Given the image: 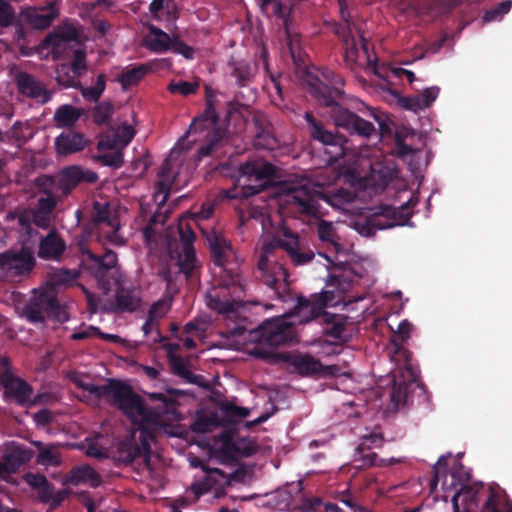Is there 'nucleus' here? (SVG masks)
<instances>
[{
    "mask_svg": "<svg viewBox=\"0 0 512 512\" xmlns=\"http://www.w3.org/2000/svg\"><path fill=\"white\" fill-rule=\"evenodd\" d=\"M308 512H342V509L334 503H325L318 498L312 499L307 503Z\"/></svg>",
    "mask_w": 512,
    "mask_h": 512,
    "instance_id": "774afa93",
    "label": "nucleus"
},
{
    "mask_svg": "<svg viewBox=\"0 0 512 512\" xmlns=\"http://www.w3.org/2000/svg\"><path fill=\"white\" fill-rule=\"evenodd\" d=\"M72 39V36L49 34L45 38V43L47 44V46L51 47L52 53L55 56H58L62 51L67 49Z\"/></svg>",
    "mask_w": 512,
    "mask_h": 512,
    "instance_id": "864d4df0",
    "label": "nucleus"
},
{
    "mask_svg": "<svg viewBox=\"0 0 512 512\" xmlns=\"http://www.w3.org/2000/svg\"><path fill=\"white\" fill-rule=\"evenodd\" d=\"M114 114V105L110 101L98 103L92 111V119L96 125L108 123Z\"/></svg>",
    "mask_w": 512,
    "mask_h": 512,
    "instance_id": "8fccbe9b",
    "label": "nucleus"
},
{
    "mask_svg": "<svg viewBox=\"0 0 512 512\" xmlns=\"http://www.w3.org/2000/svg\"><path fill=\"white\" fill-rule=\"evenodd\" d=\"M208 242L213 263L220 267L224 273L222 285L226 288L233 287L242 290L238 272L227 268L229 257L233 254L231 242L216 232L208 237Z\"/></svg>",
    "mask_w": 512,
    "mask_h": 512,
    "instance_id": "dca6fc26",
    "label": "nucleus"
},
{
    "mask_svg": "<svg viewBox=\"0 0 512 512\" xmlns=\"http://www.w3.org/2000/svg\"><path fill=\"white\" fill-rule=\"evenodd\" d=\"M323 313L324 312L320 305L312 303L308 299L299 296L297 298V303L287 316L297 318V322L299 324H305L315 319H321Z\"/></svg>",
    "mask_w": 512,
    "mask_h": 512,
    "instance_id": "2f4dec72",
    "label": "nucleus"
},
{
    "mask_svg": "<svg viewBox=\"0 0 512 512\" xmlns=\"http://www.w3.org/2000/svg\"><path fill=\"white\" fill-rule=\"evenodd\" d=\"M270 199L280 200V197L283 194H269ZM287 196H291L292 200L289 202L291 210L293 212H298L302 215L306 216H316L319 211V203L318 199H322L327 203H332L334 200H345L347 202H352L358 194H303L300 196L299 194H286Z\"/></svg>",
    "mask_w": 512,
    "mask_h": 512,
    "instance_id": "a211bd4d",
    "label": "nucleus"
},
{
    "mask_svg": "<svg viewBox=\"0 0 512 512\" xmlns=\"http://www.w3.org/2000/svg\"><path fill=\"white\" fill-rule=\"evenodd\" d=\"M34 452L23 446L15 445L10 447L3 455L10 472L15 473L22 466L27 464L33 458Z\"/></svg>",
    "mask_w": 512,
    "mask_h": 512,
    "instance_id": "4c0bfd02",
    "label": "nucleus"
},
{
    "mask_svg": "<svg viewBox=\"0 0 512 512\" xmlns=\"http://www.w3.org/2000/svg\"><path fill=\"white\" fill-rule=\"evenodd\" d=\"M88 228L91 233L97 234L100 243H109L114 246H124L126 241L119 234L120 221L116 214H112L108 202L94 201L89 212Z\"/></svg>",
    "mask_w": 512,
    "mask_h": 512,
    "instance_id": "1a4fd4ad",
    "label": "nucleus"
},
{
    "mask_svg": "<svg viewBox=\"0 0 512 512\" xmlns=\"http://www.w3.org/2000/svg\"><path fill=\"white\" fill-rule=\"evenodd\" d=\"M0 383L5 389V395L18 405L27 406L32 403L33 388L25 380L6 372L0 375Z\"/></svg>",
    "mask_w": 512,
    "mask_h": 512,
    "instance_id": "bb28decb",
    "label": "nucleus"
},
{
    "mask_svg": "<svg viewBox=\"0 0 512 512\" xmlns=\"http://www.w3.org/2000/svg\"><path fill=\"white\" fill-rule=\"evenodd\" d=\"M86 145L84 136L72 131L61 133L55 140L59 154L68 155L82 150Z\"/></svg>",
    "mask_w": 512,
    "mask_h": 512,
    "instance_id": "e433bc0d",
    "label": "nucleus"
},
{
    "mask_svg": "<svg viewBox=\"0 0 512 512\" xmlns=\"http://www.w3.org/2000/svg\"><path fill=\"white\" fill-rule=\"evenodd\" d=\"M66 250L65 241L52 230L39 243L38 256L44 260H58Z\"/></svg>",
    "mask_w": 512,
    "mask_h": 512,
    "instance_id": "c756f323",
    "label": "nucleus"
},
{
    "mask_svg": "<svg viewBox=\"0 0 512 512\" xmlns=\"http://www.w3.org/2000/svg\"><path fill=\"white\" fill-rule=\"evenodd\" d=\"M35 266L34 252L27 246L0 253V273L6 279L21 281L28 278Z\"/></svg>",
    "mask_w": 512,
    "mask_h": 512,
    "instance_id": "4468645a",
    "label": "nucleus"
},
{
    "mask_svg": "<svg viewBox=\"0 0 512 512\" xmlns=\"http://www.w3.org/2000/svg\"><path fill=\"white\" fill-rule=\"evenodd\" d=\"M453 512H512L506 495L483 484L464 485L452 498Z\"/></svg>",
    "mask_w": 512,
    "mask_h": 512,
    "instance_id": "423d86ee",
    "label": "nucleus"
},
{
    "mask_svg": "<svg viewBox=\"0 0 512 512\" xmlns=\"http://www.w3.org/2000/svg\"><path fill=\"white\" fill-rule=\"evenodd\" d=\"M199 89L198 82L179 81L170 82L167 86L168 92L171 94H180L182 96H189L195 94Z\"/></svg>",
    "mask_w": 512,
    "mask_h": 512,
    "instance_id": "5fc2aeb1",
    "label": "nucleus"
},
{
    "mask_svg": "<svg viewBox=\"0 0 512 512\" xmlns=\"http://www.w3.org/2000/svg\"><path fill=\"white\" fill-rule=\"evenodd\" d=\"M14 80L18 93L23 97L32 99L37 104L41 105H44L51 100V92L34 75L24 71H19L15 75Z\"/></svg>",
    "mask_w": 512,
    "mask_h": 512,
    "instance_id": "b1692460",
    "label": "nucleus"
},
{
    "mask_svg": "<svg viewBox=\"0 0 512 512\" xmlns=\"http://www.w3.org/2000/svg\"><path fill=\"white\" fill-rule=\"evenodd\" d=\"M284 235L287 240L281 241L280 246L286 250L293 264L300 266L313 260L314 252L310 249L302 250L299 237L296 234L286 231Z\"/></svg>",
    "mask_w": 512,
    "mask_h": 512,
    "instance_id": "c85d7f7f",
    "label": "nucleus"
},
{
    "mask_svg": "<svg viewBox=\"0 0 512 512\" xmlns=\"http://www.w3.org/2000/svg\"><path fill=\"white\" fill-rule=\"evenodd\" d=\"M52 281L55 285H69L78 278V272L70 269H58L52 273Z\"/></svg>",
    "mask_w": 512,
    "mask_h": 512,
    "instance_id": "052dcab7",
    "label": "nucleus"
},
{
    "mask_svg": "<svg viewBox=\"0 0 512 512\" xmlns=\"http://www.w3.org/2000/svg\"><path fill=\"white\" fill-rule=\"evenodd\" d=\"M411 327V324L407 320L401 321L398 325L397 332L392 338V343L394 347L392 358L395 361H411V353L403 346V344L410 337Z\"/></svg>",
    "mask_w": 512,
    "mask_h": 512,
    "instance_id": "f704fd0d",
    "label": "nucleus"
},
{
    "mask_svg": "<svg viewBox=\"0 0 512 512\" xmlns=\"http://www.w3.org/2000/svg\"><path fill=\"white\" fill-rule=\"evenodd\" d=\"M15 22L14 8L5 0H0V27L7 28Z\"/></svg>",
    "mask_w": 512,
    "mask_h": 512,
    "instance_id": "69168bd1",
    "label": "nucleus"
},
{
    "mask_svg": "<svg viewBox=\"0 0 512 512\" xmlns=\"http://www.w3.org/2000/svg\"><path fill=\"white\" fill-rule=\"evenodd\" d=\"M207 305L210 309L223 315L227 320L234 322L236 325L227 330L228 336H241L247 330V323H250L247 314L248 306L264 305L260 300H222L218 296L208 295Z\"/></svg>",
    "mask_w": 512,
    "mask_h": 512,
    "instance_id": "f8f14e48",
    "label": "nucleus"
},
{
    "mask_svg": "<svg viewBox=\"0 0 512 512\" xmlns=\"http://www.w3.org/2000/svg\"><path fill=\"white\" fill-rule=\"evenodd\" d=\"M11 137L19 144L27 142L32 137L28 123L16 121L10 130Z\"/></svg>",
    "mask_w": 512,
    "mask_h": 512,
    "instance_id": "13d9d810",
    "label": "nucleus"
},
{
    "mask_svg": "<svg viewBox=\"0 0 512 512\" xmlns=\"http://www.w3.org/2000/svg\"><path fill=\"white\" fill-rule=\"evenodd\" d=\"M248 108V105L241 104L238 101H229L227 103L226 119L245 122L243 111H248Z\"/></svg>",
    "mask_w": 512,
    "mask_h": 512,
    "instance_id": "338daca9",
    "label": "nucleus"
},
{
    "mask_svg": "<svg viewBox=\"0 0 512 512\" xmlns=\"http://www.w3.org/2000/svg\"><path fill=\"white\" fill-rule=\"evenodd\" d=\"M228 67L230 75L236 79V84L239 87H246L254 78L255 69L248 61L231 59L228 62Z\"/></svg>",
    "mask_w": 512,
    "mask_h": 512,
    "instance_id": "ea45409f",
    "label": "nucleus"
},
{
    "mask_svg": "<svg viewBox=\"0 0 512 512\" xmlns=\"http://www.w3.org/2000/svg\"><path fill=\"white\" fill-rule=\"evenodd\" d=\"M344 61L348 68L354 70L357 67H372L376 65V55L370 50L369 42L363 35L359 36L357 41L353 36L344 39Z\"/></svg>",
    "mask_w": 512,
    "mask_h": 512,
    "instance_id": "5701e85b",
    "label": "nucleus"
},
{
    "mask_svg": "<svg viewBox=\"0 0 512 512\" xmlns=\"http://www.w3.org/2000/svg\"><path fill=\"white\" fill-rule=\"evenodd\" d=\"M55 73V79L60 86H63L65 88L80 87V81L78 80L80 76H76V74L72 72L68 64L59 65Z\"/></svg>",
    "mask_w": 512,
    "mask_h": 512,
    "instance_id": "de8ad7c7",
    "label": "nucleus"
},
{
    "mask_svg": "<svg viewBox=\"0 0 512 512\" xmlns=\"http://www.w3.org/2000/svg\"><path fill=\"white\" fill-rule=\"evenodd\" d=\"M252 121L254 124L253 146L257 150L273 151L277 149L279 141L267 116L261 111H255Z\"/></svg>",
    "mask_w": 512,
    "mask_h": 512,
    "instance_id": "393cba45",
    "label": "nucleus"
},
{
    "mask_svg": "<svg viewBox=\"0 0 512 512\" xmlns=\"http://www.w3.org/2000/svg\"><path fill=\"white\" fill-rule=\"evenodd\" d=\"M294 325L287 315L264 321L250 333V339L258 344L250 351V355L263 360L273 358L274 353L264 346L276 348L292 343L296 338Z\"/></svg>",
    "mask_w": 512,
    "mask_h": 512,
    "instance_id": "0eeeda50",
    "label": "nucleus"
},
{
    "mask_svg": "<svg viewBox=\"0 0 512 512\" xmlns=\"http://www.w3.org/2000/svg\"><path fill=\"white\" fill-rule=\"evenodd\" d=\"M317 233L322 242L331 244L336 251L341 248V245L336 241V232L331 222L321 220L317 227Z\"/></svg>",
    "mask_w": 512,
    "mask_h": 512,
    "instance_id": "3c124183",
    "label": "nucleus"
},
{
    "mask_svg": "<svg viewBox=\"0 0 512 512\" xmlns=\"http://www.w3.org/2000/svg\"><path fill=\"white\" fill-rule=\"evenodd\" d=\"M418 195L412 194L410 199L398 207L381 204L369 208V213L366 216L355 221V229L360 235L371 237L379 230L409 225L413 215V207L418 203Z\"/></svg>",
    "mask_w": 512,
    "mask_h": 512,
    "instance_id": "39448f33",
    "label": "nucleus"
},
{
    "mask_svg": "<svg viewBox=\"0 0 512 512\" xmlns=\"http://www.w3.org/2000/svg\"><path fill=\"white\" fill-rule=\"evenodd\" d=\"M320 75L322 79L316 76L309 80L308 91L320 105L330 109V118L335 126L350 135L363 138L375 135L376 128L372 122L363 119L339 103L344 94L343 77L327 67L320 70Z\"/></svg>",
    "mask_w": 512,
    "mask_h": 512,
    "instance_id": "f257e3e1",
    "label": "nucleus"
},
{
    "mask_svg": "<svg viewBox=\"0 0 512 512\" xmlns=\"http://www.w3.org/2000/svg\"><path fill=\"white\" fill-rule=\"evenodd\" d=\"M259 280L270 291V298L282 302H288L293 299L290 287L289 273L287 269L279 263H270L268 257L262 254L257 263Z\"/></svg>",
    "mask_w": 512,
    "mask_h": 512,
    "instance_id": "9b49d317",
    "label": "nucleus"
},
{
    "mask_svg": "<svg viewBox=\"0 0 512 512\" xmlns=\"http://www.w3.org/2000/svg\"><path fill=\"white\" fill-rule=\"evenodd\" d=\"M84 378L85 376L79 373H73L70 376L71 381L78 388L96 399L109 397L110 404L117 407L139 429L146 424L156 423L157 414L146 406L143 398L127 383L110 379L107 384L99 386L86 382Z\"/></svg>",
    "mask_w": 512,
    "mask_h": 512,
    "instance_id": "f03ea898",
    "label": "nucleus"
},
{
    "mask_svg": "<svg viewBox=\"0 0 512 512\" xmlns=\"http://www.w3.org/2000/svg\"><path fill=\"white\" fill-rule=\"evenodd\" d=\"M354 462H361L356 466L358 469H368L375 466L382 467L385 465V460L380 459L378 455L371 450L358 452L356 449L354 454Z\"/></svg>",
    "mask_w": 512,
    "mask_h": 512,
    "instance_id": "09e8293b",
    "label": "nucleus"
},
{
    "mask_svg": "<svg viewBox=\"0 0 512 512\" xmlns=\"http://www.w3.org/2000/svg\"><path fill=\"white\" fill-rule=\"evenodd\" d=\"M193 465L201 467V469L207 473L202 479L194 481L191 484L190 489L197 500L202 495L218 486L222 487L224 485H230L232 481H238L240 479L239 475L242 473L240 470H236L228 476L219 468H208L200 460H195Z\"/></svg>",
    "mask_w": 512,
    "mask_h": 512,
    "instance_id": "4be33fe9",
    "label": "nucleus"
},
{
    "mask_svg": "<svg viewBox=\"0 0 512 512\" xmlns=\"http://www.w3.org/2000/svg\"><path fill=\"white\" fill-rule=\"evenodd\" d=\"M282 360L292 368V372L302 377L324 378L336 376L340 371L337 365H323L320 360L308 353H285Z\"/></svg>",
    "mask_w": 512,
    "mask_h": 512,
    "instance_id": "f3484780",
    "label": "nucleus"
},
{
    "mask_svg": "<svg viewBox=\"0 0 512 512\" xmlns=\"http://www.w3.org/2000/svg\"><path fill=\"white\" fill-rule=\"evenodd\" d=\"M115 305L116 310L120 312H134L138 309L141 303L139 292L133 286L126 287L118 282Z\"/></svg>",
    "mask_w": 512,
    "mask_h": 512,
    "instance_id": "72a5a7b5",
    "label": "nucleus"
},
{
    "mask_svg": "<svg viewBox=\"0 0 512 512\" xmlns=\"http://www.w3.org/2000/svg\"><path fill=\"white\" fill-rule=\"evenodd\" d=\"M304 119L307 125L309 136L323 145L330 146L332 150L327 151L331 160H337L344 155L343 144L346 142L344 136L327 130L322 121L316 119L312 112H305Z\"/></svg>",
    "mask_w": 512,
    "mask_h": 512,
    "instance_id": "6ab92c4d",
    "label": "nucleus"
},
{
    "mask_svg": "<svg viewBox=\"0 0 512 512\" xmlns=\"http://www.w3.org/2000/svg\"><path fill=\"white\" fill-rule=\"evenodd\" d=\"M60 305L48 291L34 294L23 308V316L31 323H43L46 317L57 316Z\"/></svg>",
    "mask_w": 512,
    "mask_h": 512,
    "instance_id": "412c9836",
    "label": "nucleus"
},
{
    "mask_svg": "<svg viewBox=\"0 0 512 512\" xmlns=\"http://www.w3.org/2000/svg\"><path fill=\"white\" fill-rule=\"evenodd\" d=\"M148 68L145 65H138L131 69L122 71L118 81L124 90L137 85L147 74Z\"/></svg>",
    "mask_w": 512,
    "mask_h": 512,
    "instance_id": "a18cd8bd",
    "label": "nucleus"
},
{
    "mask_svg": "<svg viewBox=\"0 0 512 512\" xmlns=\"http://www.w3.org/2000/svg\"><path fill=\"white\" fill-rule=\"evenodd\" d=\"M106 88V75L101 73L97 76L94 86L84 87L80 83V87H77L82 97L88 102H98L100 97Z\"/></svg>",
    "mask_w": 512,
    "mask_h": 512,
    "instance_id": "49530a36",
    "label": "nucleus"
},
{
    "mask_svg": "<svg viewBox=\"0 0 512 512\" xmlns=\"http://www.w3.org/2000/svg\"><path fill=\"white\" fill-rule=\"evenodd\" d=\"M178 230L181 250L178 252L176 264L179 267V271L183 273L186 278H192L200 268V263L197 260L193 245L196 235L192 227L188 224H180Z\"/></svg>",
    "mask_w": 512,
    "mask_h": 512,
    "instance_id": "aec40b11",
    "label": "nucleus"
},
{
    "mask_svg": "<svg viewBox=\"0 0 512 512\" xmlns=\"http://www.w3.org/2000/svg\"><path fill=\"white\" fill-rule=\"evenodd\" d=\"M149 32L154 36V38H150L147 41L146 45L149 50L154 52H165L171 48L173 38L166 32L153 25L149 27Z\"/></svg>",
    "mask_w": 512,
    "mask_h": 512,
    "instance_id": "37998d69",
    "label": "nucleus"
},
{
    "mask_svg": "<svg viewBox=\"0 0 512 512\" xmlns=\"http://www.w3.org/2000/svg\"><path fill=\"white\" fill-rule=\"evenodd\" d=\"M259 8L266 17H276L283 21L284 28L288 33L289 17L291 8L288 7L283 0H257Z\"/></svg>",
    "mask_w": 512,
    "mask_h": 512,
    "instance_id": "c9c22d12",
    "label": "nucleus"
},
{
    "mask_svg": "<svg viewBox=\"0 0 512 512\" xmlns=\"http://www.w3.org/2000/svg\"><path fill=\"white\" fill-rule=\"evenodd\" d=\"M94 159L97 163L113 169H118L123 165V153L121 151L97 155Z\"/></svg>",
    "mask_w": 512,
    "mask_h": 512,
    "instance_id": "4d7b16f0",
    "label": "nucleus"
},
{
    "mask_svg": "<svg viewBox=\"0 0 512 512\" xmlns=\"http://www.w3.org/2000/svg\"><path fill=\"white\" fill-rule=\"evenodd\" d=\"M36 462L44 466H59L61 464V457L56 449L48 447L39 452Z\"/></svg>",
    "mask_w": 512,
    "mask_h": 512,
    "instance_id": "6e6d98bb",
    "label": "nucleus"
},
{
    "mask_svg": "<svg viewBox=\"0 0 512 512\" xmlns=\"http://www.w3.org/2000/svg\"><path fill=\"white\" fill-rule=\"evenodd\" d=\"M248 216L264 223L266 218H269L267 199H261V204L249 203Z\"/></svg>",
    "mask_w": 512,
    "mask_h": 512,
    "instance_id": "680f3d73",
    "label": "nucleus"
},
{
    "mask_svg": "<svg viewBox=\"0 0 512 512\" xmlns=\"http://www.w3.org/2000/svg\"><path fill=\"white\" fill-rule=\"evenodd\" d=\"M399 373V379L394 376L390 393L391 402L395 407L406 403L410 385L414 384L418 378V374L412 367L411 362H403L399 368Z\"/></svg>",
    "mask_w": 512,
    "mask_h": 512,
    "instance_id": "a878e982",
    "label": "nucleus"
},
{
    "mask_svg": "<svg viewBox=\"0 0 512 512\" xmlns=\"http://www.w3.org/2000/svg\"><path fill=\"white\" fill-rule=\"evenodd\" d=\"M186 138L187 136L185 135L177 142L163 162L157 175L155 192H171L173 188L176 190L181 188L178 184L180 172H176L175 168L184 161L189 150V144L186 145Z\"/></svg>",
    "mask_w": 512,
    "mask_h": 512,
    "instance_id": "2eb2a0df",
    "label": "nucleus"
},
{
    "mask_svg": "<svg viewBox=\"0 0 512 512\" xmlns=\"http://www.w3.org/2000/svg\"><path fill=\"white\" fill-rule=\"evenodd\" d=\"M72 54L73 59L69 67L76 76H81L87 70L86 53L82 49H74Z\"/></svg>",
    "mask_w": 512,
    "mask_h": 512,
    "instance_id": "0e129e2a",
    "label": "nucleus"
},
{
    "mask_svg": "<svg viewBox=\"0 0 512 512\" xmlns=\"http://www.w3.org/2000/svg\"><path fill=\"white\" fill-rule=\"evenodd\" d=\"M396 4L399 10L409 16H420L427 11L423 0H396Z\"/></svg>",
    "mask_w": 512,
    "mask_h": 512,
    "instance_id": "603ef678",
    "label": "nucleus"
},
{
    "mask_svg": "<svg viewBox=\"0 0 512 512\" xmlns=\"http://www.w3.org/2000/svg\"><path fill=\"white\" fill-rule=\"evenodd\" d=\"M450 456L451 453L440 456L436 464L433 466V478L430 484L432 490L436 488L441 476L446 477L448 459L450 458Z\"/></svg>",
    "mask_w": 512,
    "mask_h": 512,
    "instance_id": "e2e57ef3",
    "label": "nucleus"
},
{
    "mask_svg": "<svg viewBox=\"0 0 512 512\" xmlns=\"http://www.w3.org/2000/svg\"><path fill=\"white\" fill-rule=\"evenodd\" d=\"M369 167V173L364 176L355 169L347 170L343 174V182L353 188L354 192H365L368 188L383 190L398 173L395 163L391 160L376 161Z\"/></svg>",
    "mask_w": 512,
    "mask_h": 512,
    "instance_id": "9d476101",
    "label": "nucleus"
},
{
    "mask_svg": "<svg viewBox=\"0 0 512 512\" xmlns=\"http://www.w3.org/2000/svg\"><path fill=\"white\" fill-rule=\"evenodd\" d=\"M239 172L252 183V192L279 189L278 192H319L315 182L305 173L289 172L264 159L248 160Z\"/></svg>",
    "mask_w": 512,
    "mask_h": 512,
    "instance_id": "7ed1b4c3",
    "label": "nucleus"
},
{
    "mask_svg": "<svg viewBox=\"0 0 512 512\" xmlns=\"http://www.w3.org/2000/svg\"><path fill=\"white\" fill-rule=\"evenodd\" d=\"M98 180L96 172L81 166L63 168L56 176L43 175L36 179L39 192H52L59 188L62 192H71L81 183H95Z\"/></svg>",
    "mask_w": 512,
    "mask_h": 512,
    "instance_id": "ddd939ff",
    "label": "nucleus"
},
{
    "mask_svg": "<svg viewBox=\"0 0 512 512\" xmlns=\"http://www.w3.org/2000/svg\"><path fill=\"white\" fill-rule=\"evenodd\" d=\"M65 482L71 485L88 484L97 488L102 484L100 474L88 464L73 467L66 475Z\"/></svg>",
    "mask_w": 512,
    "mask_h": 512,
    "instance_id": "7c9ffc66",
    "label": "nucleus"
},
{
    "mask_svg": "<svg viewBox=\"0 0 512 512\" xmlns=\"http://www.w3.org/2000/svg\"><path fill=\"white\" fill-rule=\"evenodd\" d=\"M80 251L86 256L84 265L91 276L97 281L99 289L104 295L111 291L112 284H118V257L112 250L98 256L89 250L84 243H80Z\"/></svg>",
    "mask_w": 512,
    "mask_h": 512,
    "instance_id": "6e6552de",
    "label": "nucleus"
},
{
    "mask_svg": "<svg viewBox=\"0 0 512 512\" xmlns=\"http://www.w3.org/2000/svg\"><path fill=\"white\" fill-rule=\"evenodd\" d=\"M82 113V109L64 104L56 109L54 120L58 127H71L80 119Z\"/></svg>",
    "mask_w": 512,
    "mask_h": 512,
    "instance_id": "79ce46f5",
    "label": "nucleus"
},
{
    "mask_svg": "<svg viewBox=\"0 0 512 512\" xmlns=\"http://www.w3.org/2000/svg\"><path fill=\"white\" fill-rule=\"evenodd\" d=\"M222 456L229 460L239 457H250L256 453V447L252 444L235 442L230 436H226L220 447Z\"/></svg>",
    "mask_w": 512,
    "mask_h": 512,
    "instance_id": "58836bf2",
    "label": "nucleus"
},
{
    "mask_svg": "<svg viewBox=\"0 0 512 512\" xmlns=\"http://www.w3.org/2000/svg\"><path fill=\"white\" fill-rule=\"evenodd\" d=\"M58 14L59 11L53 3L46 7H27L21 11L23 20L31 27L40 30L48 28Z\"/></svg>",
    "mask_w": 512,
    "mask_h": 512,
    "instance_id": "cd10ccee",
    "label": "nucleus"
},
{
    "mask_svg": "<svg viewBox=\"0 0 512 512\" xmlns=\"http://www.w3.org/2000/svg\"><path fill=\"white\" fill-rule=\"evenodd\" d=\"M321 322L325 325L323 333L333 338L334 340H341L345 332L346 324L345 319L336 314H329L324 312L321 317Z\"/></svg>",
    "mask_w": 512,
    "mask_h": 512,
    "instance_id": "a19ab883",
    "label": "nucleus"
},
{
    "mask_svg": "<svg viewBox=\"0 0 512 512\" xmlns=\"http://www.w3.org/2000/svg\"><path fill=\"white\" fill-rule=\"evenodd\" d=\"M217 426L216 419L207 415H198L191 425V430L195 433L205 434L211 432L212 428Z\"/></svg>",
    "mask_w": 512,
    "mask_h": 512,
    "instance_id": "bf43d9fd",
    "label": "nucleus"
},
{
    "mask_svg": "<svg viewBox=\"0 0 512 512\" xmlns=\"http://www.w3.org/2000/svg\"><path fill=\"white\" fill-rule=\"evenodd\" d=\"M150 452L149 443L143 439L138 444L133 439L121 441L117 447V459L124 464H131L136 458L147 455Z\"/></svg>",
    "mask_w": 512,
    "mask_h": 512,
    "instance_id": "473e14b6",
    "label": "nucleus"
},
{
    "mask_svg": "<svg viewBox=\"0 0 512 512\" xmlns=\"http://www.w3.org/2000/svg\"><path fill=\"white\" fill-rule=\"evenodd\" d=\"M168 364L176 376L185 379L189 383H196V376L189 370L188 363L175 353H169Z\"/></svg>",
    "mask_w": 512,
    "mask_h": 512,
    "instance_id": "c03bdc74",
    "label": "nucleus"
},
{
    "mask_svg": "<svg viewBox=\"0 0 512 512\" xmlns=\"http://www.w3.org/2000/svg\"><path fill=\"white\" fill-rule=\"evenodd\" d=\"M219 91L210 86H205V101L206 107L203 113L195 117L189 127L188 133L201 132L206 129H211L206 135V144L202 145L197 152L193 155L192 168L195 169L198 163L207 156L212 155L227 137V129L218 125L219 115L216 111L217 108V95Z\"/></svg>",
    "mask_w": 512,
    "mask_h": 512,
    "instance_id": "20e7f679",
    "label": "nucleus"
}]
</instances>
